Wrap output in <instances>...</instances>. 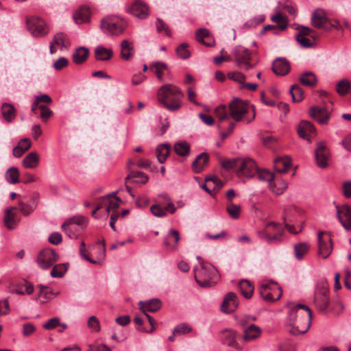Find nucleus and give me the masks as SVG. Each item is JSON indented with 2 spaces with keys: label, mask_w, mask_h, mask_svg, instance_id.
<instances>
[{
  "label": "nucleus",
  "mask_w": 351,
  "mask_h": 351,
  "mask_svg": "<svg viewBox=\"0 0 351 351\" xmlns=\"http://www.w3.org/2000/svg\"><path fill=\"white\" fill-rule=\"evenodd\" d=\"M290 311L289 321L291 327L290 332L294 335L306 333L311 324L313 314L311 310L304 304H289Z\"/></svg>",
  "instance_id": "1"
},
{
  "label": "nucleus",
  "mask_w": 351,
  "mask_h": 351,
  "mask_svg": "<svg viewBox=\"0 0 351 351\" xmlns=\"http://www.w3.org/2000/svg\"><path fill=\"white\" fill-rule=\"evenodd\" d=\"M184 93L178 86L167 84L158 90V100L165 108L170 112H177L182 106Z\"/></svg>",
  "instance_id": "2"
},
{
  "label": "nucleus",
  "mask_w": 351,
  "mask_h": 351,
  "mask_svg": "<svg viewBox=\"0 0 351 351\" xmlns=\"http://www.w3.org/2000/svg\"><path fill=\"white\" fill-rule=\"evenodd\" d=\"M195 279L202 287L215 285L220 280L218 270L211 264L202 262L194 268Z\"/></svg>",
  "instance_id": "3"
},
{
  "label": "nucleus",
  "mask_w": 351,
  "mask_h": 351,
  "mask_svg": "<svg viewBox=\"0 0 351 351\" xmlns=\"http://www.w3.org/2000/svg\"><path fill=\"white\" fill-rule=\"evenodd\" d=\"M228 107L230 117L236 122L244 121L246 123H249L252 122L255 118V110L254 107H252V117L250 118H247V114L249 112L250 106L245 101H243L239 98H234L229 104Z\"/></svg>",
  "instance_id": "4"
},
{
  "label": "nucleus",
  "mask_w": 351,
  "mask_h": 351,
  "mask_svg": "<svg viewBox=\"0 0 351 351\" xmlns=\"http://www.w3.org/2000/svg\"><path fill=\"white\" fill-rule=\"evenodd\" d=\"M281 225L275 222L267 223L265 228L258 232V237L268 243H278L283 234Z\"/></svg>",
  "instance_id": "5"
},
{
  "label": "nucleus",
  "mask_w": 351,
  "mask_h": 351,
  "mask_svg": "<svg viewBox=\"0 0 351 351\" xmlns=\"http://www.w3.org/2000/svg\"><path fill=\"white\" fill-rule=\"evenodd\" d=\"M311 24L317 29H322L326 32L330 31L332 28L339 26L338 22H332L326 16L322 9H316L311 15Z\"/></svg>",
  "instance_id": "6"
},
{
  "label": "nucleus",
  "mask_w": 351,
  "mask_h": 351,
  "mask_svg": "<svg viewBox=\"0 0 351 351\" xmlns=\"http://www.w3.org/2000/svg\"><path fill=\"white\" fill-rule=\"evenodd\" d=\"M258 293L265 301L273 302L282 297V290L277 283L271 282L261 285L258 288Z\"/></svg>",
  "instance_id": "7"
},
{
  "label": "nucleus",
  "mask_w": 351,
  "mask_h": 351,
  "mask_svg": "<svg viewBox=\"0 0 351 351\" xmlns=\"http://www.w3.org/2000/svg\"><path fill=\"white\" fill-rule=\"evenodd\" d=\"M58 259V254L53 249L47 247L39 252L36 258V263L40 268L47 269L53 266Z\"/></svg>",
  "instance_id": "8"
},
{
  "label": "nucleus",
  "mask_w": 351,
  "mask_h": 351,
  "mask_svg": "<svg viewBox=\"0 0 351 351\" xmlns=\"http://www.w3.org/2000/svg\"><path fill=\"white\" fill-rule=\"evenodd\" d=\"M26 23L28 30L35 37H43L49 33L46 23L38 16L27 17Z\"/></svg>",
  "instance_id": "9"
},
{
  "label": "nucleus",
  "mask_w": 351,
  "mask_h": 351,
  "mask_svg": "<svg viewBox=\"0 0 351 351\" xmlns=\"http://www.w3.org/2000/svg\"><path fill=\"white\" fill-rule=\"evenodd\" d=\"M328 294L329 291L325 284L317 287L315 292L314 302L319 311L322 313L327 311L330 304Z\"/></svg>",
  "instance_id": "10"
},
{
  "label": "nucleus",
  "mask_w": 351,
  "mask_h": 351,
  "mask_svg": "<svg viewBox=\"0 0 351 351\" xmlns=\"http://www.w3.org/2000/svg\"><path fill=\"white\" fill-rule=\"evenodd\" d=\"M100 27L104 32L119 34L125 29L124 23L117 18L107 17L101 20Z\"/></svg>",
  "instance_id": "11"
},
{
  "label": "nucleus",
  "mask_w": 351,
  "mask_h": 351,
  "mask_svg": "<svg viewBox=\"0 0 351 351\" xmlns=\"http://www.w3.org/2000/svg\"><path fill=\"white\" fill-rule=\"evenodd\" d=\"M233 55L237 66L249 70L253 65L250 62L251 53L250 51L242 46H238L234 48Z\"/></svg>",
  "instance_id": "12"
},
{
  "label": "nucleus",
  "mask_w": 351,
  "mask_h": 351,
  "mask_svg": "<svg viewBox=\"0 0 351 351\" xmlns=\"http://www.w3.org/2000/svg\"><path fill=\"white\" fill-rule=\"evenodd\" d=\"M257 169V165L253 159L241 158L239 167L237 169V175L252 178L256 174Z\"/></svg>",
  "instance_id": "13"
},
{
  "label": "nucleus",
  "mask_w": 351,
  "mask_h": 351,
  "mask_svg": "<svg viewBox=\"0 0 351 351\" xmlns=\"http://www.w3.org/2000/svg\"><path fill=\"white\" fill-rule=\"evenodd\" d=\"M319 243V255L323 258H327L332 252L333 243L330 235L324 236L322 232L317 235Z\"/></svg>",
  "instance_id": "14"
},
{
  "label": "nucleus",
  "mask_w": 351,
  "mask_h": 351,
  "mask_svg": "<svg viewBox=\"0 0 351 351\" xmlns=\"http://www.w3.org/2000/svg\"><path fill=\"white\" fill-rule=\"evenodd\" d=\"M315 160L317 165L322 169L328 166V160L330 156V152L324 142H318L315 151Z\"/></svg>",
  "instance_id": "15"
},
{
  "label": "nucleus",
  "mask_w": 351,
  "mask_h": 351,
  "mask_svg": "<svg viewBox=\"0 0 351 351\" xmlns=\"http://www.w3.org/2000/svg\"><path fill=\"white\" fill-rule=\"evenodd\" d=\"M127 11L141 19H145L149 15L148 5L141 0L134 1L130 6L128 7Z\"/></svg>",
  "instance_id": "16"
},
{
  "label": "nucleus",
  "mask_w": 351,
  "mask_h": 351,
  "mask_svg": "<svg viewBox=\"0 0 351 351\" xmlns=\"http://www.w3.org/2000/svg\"><path fill=\"white\" fill-rule=\"evenodd\" d=\"M176 210V208L172 201L166 204L164 203H158L152 205L150 211L154 216L157 217H164L167 213L173 214Z\"/></svg>",
  "instance_id": "17"
},
{
  "label": "nucleus",
  "mask_w": 351,
  "mask_h": 351,
  "mask_svg": "<svg viewBox=\"0 0 351 351\" xmlns=\"http://www.w3.org/2000/svg\"><path fill=\"white\" fill-rule=\"evenodd\" d=\"M239 336L238 332L231 328H226L220 332V338L222 343L237 350L241 349L237 341V339Z\"/></svg>",
  "instance_id": "18"
},
{
  "label": "nucleus",
  "mask_w": 351,
  "mask_h": 351,
  "mask_svg": "<svg viewBox=\"0 0 351 351\" xmlns=\"http://www.w3.org/2000/svg\"><path fill=\"white\" fill-rule=\"evenodd\" d=\"M310 117L321 125H326L330 119V112L324 107L312 106L309 109Z\"/></svg>",
  "instance_id": "19"
},
{
  "label": "nucleus",
  "mask_w": 351,
  "mask_h": 351,
  "mask_svg": "<svg viewBox=\"0 0 351 351\" xmlns=\"http://www.w3.org/2000/svg\"><path fill=\"white\" fill-rule=\"evenodd\" d=\"M256 173L257 174V176L259 178V180L270 182L269 187L271 190L277 195L282 194L287 187V184H284L282 187L276 188L274 186L275 184L271 183V182L274 180V174L268 170H260L257 169V171Z\"/></svg>",
  "instance_id": "20"
},
{
  "label": "nucleus",
  "mask_w": 351,
  "mask_h": 351,
  "mask_svg": "<svg viewBox=\"0 0 351 351\" xmlns=\"http://www.w3.org/2000/svg\"><path fill=\"white\" fill-rule=\"evenodd\" d=\"M337 214L342 226L347 230H351V207L346 204L337 206Z\"/></svg>",
  "instance_id": "21"
},
{
  "label": "nucleus",
  "mask_w": 351,
  "mask_h": 351,
  "mask_svg": "<svg viewBox=\"0 0 351 351\" xmlns=\"http://www.w3.org/2000/svg\"><path fill=\"white\" fill-rule=\"evenodd\" d=\"M86 223V218L83 216H74L66 221L61 226L63 231L71 237V233L74 230H77L75 225L83 226Z\"/></svg>",
  "instance_id": "22"
},
{
  "label": "nucleus",
  "mask_w": 351,
  "mask_h": 351,
  "mask_svg": "<svg viewBox=\"0 0 351 351\" xmlns=\"http://www.w3.org/2000/svg\"><path fill=\"white\" fill-rule=\"evenodd\" d=\"M238 305L239 302L236 293L229 292L226 295L223 300L221 309L224 313H230L237 309Z\"/></svg>",
  "instance_id": "23"
},
{
  "label": "nucleus",
  "mask_w": 351,
  "mask_h": 351,
  "mask_svg": "<svg viewBox=\"0 0 351 351\" xmlns=\"http://www.w3.org/2000/svg\"><path fill=\"white\" fill-rule=\"evenodd\" d=\"M290 69L289 62L284 58H278L273 62L272 71L277 75L285 76L289 73Z\"/></svg>",
  "instance_id": "24"
},
{
  "label": "nucleus",
  "mask_w": 351,
  "mask_h": 351,
  "mask_svg": "<svg viewBox=\"0 0 351 351\" xmlns=\"http://www.w3.org/2000/svg\"><path fill=\"white\" fill-rule=\"evenodd\" d=\"M131 165H134V162L130 160L128 164V169L129 171L128 175L125 177V180L127 182L130 179L133 180V182L139 184H145L148 181V176L147 174L142 171H134L130 168Z\"/></svg>",
  "instance_id": "25"
},
{
  "label": "nucleus",
  "mask_w": 351,
  "mask_h": 351,
  "mask_svg": "<svg viewBox=\"0 0 351 351\" xmlns=\"http://www.w3.org/2000/svg\"><path fill=\"white\" fill-rule=\"evenodd\" d=\"M117 192H113L112 194L103 197L100 199L103 208L106 211L109 213L110 211L116 210L119 207V203L121 202V198L115 197V199L112 200L111 197L114 196Z\"/></svg>",
  "instance_id": "26"
},
{
  "label": "nucleus",
  "mask_w": 351,
  "mask_h": 351,
  "mask_svg": "<svg viewBox=\"0 0 351 351\" xmlns=\"http://www.w3.org/2000/svg\"><path fill=\"white\" fill-rule=\"evenodd\" d=\"M196 40L202 45L211 47L215 44V40L210 35L208 29L205 28L199 29L195 34Z\"/></svg>",
  "instance_id": "27"
},
{
  "label": "nucleus",
  "mask_w": 351,
  "mask_h": 351,
  "mask_svg": "<svg viewBox=\"0 0 351 351\" xmlns=\"http://www.w3.org/2000/svg\"><path fill=\"white\" fill-rule=\"evenodd\" d=\"M139 308L145 313V312H156L162 306V302L159 299H152L146 302L140 301L138 302Z\"/></svg>",
  "instance_id": "28"
},
{
  "label": "nucleus",
  "mask_w": 351,
  "mask_h": 351,
  "mask_svg": "<svg viewBox=\"0 0 351 351\" xmlns=\"http://www.w3.org/2000/svg\"><path fill=\"white\" fill-rule=\"evenodd\" d=\"M209 156L207 153L203 152L199 154L192 162V168L195 173H200L208 164Z\"/></svg>",
  "instance_id": "29"
},
{
  "label": "nucleus",
  "mask_w": 351,
  "mask_h": 351,
  "mask_svg": "<svg viewBox=\"0 0 351 351\" xmlns=\"http://www.w3.org/2000/svg\"><path fill=\"white\" fill-rule=\"evenodd\" d=\"M315 128L314 125L308 121H302L298 127V134L300 137L309 140L310 134L315 133Z\"/></svg>",
  "instance_id": "30"
},
{
  "label": "nucleus",
  "mask_w": 351,
  "mask_h": 351,
  "mask_svg": "<svg viewBox=\"0 0 351 351\" xmlns=\"http://www.w3.org/2000/svg\"><path fill=\"white\" fill-rule=\"evenodd\" d=\"M261 335V329L255 324H251L244 329L243 339L245 341H251L258 339Z\"/></svg>",
  "instance_id": "31"
},
{
  "label": "nucleus",
  "mask_w": 351,
  "mask_h": 351,
  "mask_svg": "<svg viewBox=\"0 0 351 351\" xmlns=\"http://www.w3.org/2000/svg\"><path fill=\"white\" fill-rule=\"evenodd\" d=\"M90 11L87 6H81L73 14V19L77 24L89 21Z\"/></svg>",
  "instance_id": "32"
},
{
  "label": "nucleus",
  "mask_w": 351,
  "mask_h": 351,
  "mask_svg": "<svg viewBox=\"0 0 351 351\" xmlns=\"http://www.w3.org/2000/svg\"><path fill=\"white\" fill-rule=\"evenodd\" d=\"M121 49V58L125 60H129L134 56V44L128 40H122Z\"/></svg>",
  "instance_id": "33"
},
{
  "label": "nucleus",
  "mask_w": 351,
  "mask_h": 351,
  "mask_svg": "<svg viewBox=\"0 0 351 351\" xmlns=\"http://www.w3.org/2000/svg\"><path fill=\"white\" fill-rule=\"evenodd\" d=\"M274 163L276 171L285 173L288 171L291 167V158L288 156L276 158Z\"/></svg>",
  "instance_id": "34"
},
{
  "label": "nucleus",
  "mask_w": 351,
  "mask_h": 351,
  "mask_svg": "<svg viewBox=\"0 0 351 351\" xmlns=\"http://www.w3.org/2000/svg\"><path fill=\"white\" fill-rule=\"evenodd\" d=\"M39 155L37 152H30L23 158V166L27 169L36 168L39 164Z\"/></svg>",
  "instance_id": "35"
},
{
  "label": "nucleus",
  "mask_w": 351,
  "mask_h": 351,
  "mask_svg": "<svg viewBox=\"0 0 351 351\" xmlns=\"http://www.w3.org/2000/svg\"><path fill=\"white\" fill-rule=\"evenodd\" d=\"M16 209V207H9L5 210L4 223L9 230L14 229L18 224V222L15 219V214L13 213V210Z\"/></svg>",
  "instance_id": "36"
},
{
  "label": "nucleus",
  "mask_w": 351,
  "mask_h": 351,
  "mask_svg": "<svg viewBox=\"0 0 351 351\" xmlns=\"http://www.w3.org/2000/svg\"><path fill=\"white\" fill-rule=\"evenodd\" d=\"M179 240L180 234L178 231L171 229L167 237L165 239L164 244L167 248L176 249Z\"/></svg>",
  "instance_id": "37"
},
{
  "label": "nucleus",
  "mask_w": 351,
  "mask_h": 351,
  "mask_svg": "<svg viewBox=\"0 0 351 351\" xmlns=\"http://www.w3.org/2000/svg\"><path fill=\"white\" fill-rule=\"evenodd\" d=\"M89 50L84 47H78L72 56L73 61L76 64H81L88 57Z\"/></svg>",
  "instance_id": "38"
},
{
  "label": "nucleus",
  "mask_w": 351,
  "mask_h": 351,
  "mask_svg": "<svg viewBox=\"0 0 351 351\" xmlns=\"http://www.w3.org/2000/svg\"><path fill=\"white\" fill-rule=\"evenodd\" d=\"M239 287L244 298L246 299L252 298L254 287L250 281L247 280H241L239 283Z\"/></svg>",
  "instance_id": "39"
},
{
  "label": "nucleus",
  "mask_w": 351,
  "mask_h": 351,
  "mask_svg": "<svg viewBox=\"0 0 351 351\" xmlns=\"http://www.w3.org/2000/svg\"><path fill=\"white\" fill-rule=\"evenodd\" d=\"M112 49H106L103 46H99L95 50V56L97 60L107 61L112 58Z\"/></svg>",
  "instance_id": "40"
},
{
  "label": "nucleus",
  "mask_w": 351,
  "mask_h": 351,
  "mask_svg": "<svg viewBox=\"0 0 351 351\" xmlns=\"http://www.w3.org/2000/svg\"><path fill=\"white\" fill-rule=\"evenodd\" d=\"M171 147L169 144H160L156 149L158 160L160 163H164L170 154Z\"/></svg>",
  "instance_id": "41"
},
{
  "label": "nucleus",
  "mask_w": 351,
  "mask_h": 351,
  "mask_svg": "<svg viewBox=\"0 0 351 351\" xmlns=\"http://www.w3.org/2000/svg\"><path fill=\"white\" fill-rule=\"evenodd\" d=\"M1 113L3 118L8 122L12 121L16 117V109L14 106L9 104H3L2 105Z\"/></svg>",
  "instance_id": "42"
},
{
  "label": "nucleus",
  "mask_w": 351,
  "mask_h": 351,
  "mask_svg": "<svg viewBox=\"0 0 351 351\" xmlns=\"http://www.w3.org/2000/svg\"><path fill=\"white\" fill-rule=\"evenodd\" d=\"M241 158H234L230 159H222L220 161V164L222 168L226 170L235 171L239 167Z\"/></svg>",
  "instance_id": "43"
},
{
  "label": "nucleus",
  "mask_w": 351,
  "mask_h": 351,
  "mask_svg": "<svg viewBox=\"0 0 351 351\" xmlns=\"http://www.w3.org/2000/svg\"><path fill=\"white\" fill-rule=\"evenodd\" d=\"M300 82L306 86L312 87L316 85L317 79L313 72L307 71L301 75Z\"/></svg>",
  "instance_id": "44"
},
{
  "label": "nucleus",
  "mask_w": 351,
  "mask_h": 351,
  "mask_svg": "<svg viewBox=\"0 0 351 351\" xmlns=\"http://www.w3.org/2000/svg\"><path fill=\"white\" fill-rule=\"evenodd\" d=\"M149 69L155 73L160 81L162 82L163 72L167 69V65L165 62H156L150 65Z\"/></svg>",
  "instance_id": "45"
},
{
  "label": "nucleus",
  "mask_w": 351,
  "mask_h": 351,
  "mask_svg": "<svg viewBox=\"0 0 351 351\" xmlns=\"http://www.w3.org/2000/svg\"><path fill=\"white\" fill-rule=\"evenodd\" d=\"M298 30V33L297 34L295 37H311L314 41L317 38L318 34L317 32L306 26L298 25L296 28Z\"/></svg>",
  "instance_id": "46"
},
{
  "label": "nucleus",
  "mask_w": 351,
  "mask_h": 351,
  "mask_svg": "<svg viewBox=\"0 0 351 351\" xmlns=\"http://www.w3.org/2000/svg\"><path fill=\"white\" fill-rule=\"evenodd\" d=\"M273 22L277 24L276 27L280 30L284 31L288 26V19L286 16H283L281 13L277 12L271 17Z\"/></svg>",
  "instance_id": "47"
},
{
  "label": "nucleus",
  "mask_w": 351,
  "mask_h": 351,
  "mask_svg": "<svg viewBox=\"0 0 351 351\" xmlns=\"http://www.w3.org/2000/svg\"><path fill=\"white\" fill-rule=\"evenodd\" d=\"M298 215H299V211L295 206L292 205L287 206L284 211V222H292Z\"/></svg>",
  "instance_id": "48"
},
{
  "label": "nucleus",
  "mask_w": 351,
  "mask_h": 351,
  "mask_svg": "<svg viewBox=\"0 0 351 351\" xmlns=\"http://www.w3.org/2000/svg\"><path fill=\"white\" fill-rule=\"evenodd\" d=\"M38 287L40 289L38 296L42 299V302H46L56 297V294L52 291L51 288L42 285H40Z\"/></svg>",
  "instance_id": "49"
},
{
  "label": "nucleus",
  "mask_w": 351,
  "mask_h": 351,
  "mask_svg": "<svg viewBox=\"0 0 351 351\" xmlns=\"http://www.w3.org/2000/svg\"><path fill=\"white\" fill-rule=\"evenodd\" d=\"M336 90L341 96H344L351 91V82L348 80L343 79L336 85Z\"/></svg>",
  "instance_id": "50"
},
{
  "label": "nucleus",
  "mask_w": 351,
  "mask_h": 351,
  "mask_svg": "<svg viewBox=\"0 0 351 351\" xmlns=\"http://www.w3.org/2000/svg\"><path fill=\"white\" fill-rule=\"evenodd\" d=\"M19 171L15 167L9 168L5 173L6 180L10 184H16L19 182Z\"/></svg>",
  "instance_id": "51"
},
{
  "label": "nucleus",
  "mask_w": 351,
  "mask_h": 351,
  "mask_svg": "<svg viewBox=\"0 0 351 351\" xmlns=\"http://www.w3.org/2000/svg\"><path fill=\"white\" fill-rule=\"evenodd\" d=\"M293 102H300L304 98V93L298 84H293L289 90Z\"/></svg>",
  "instance_id": "52"
},
{
  "label": "nucleus",
  "mask_w": 351,
  "mask_h": 351,
  "mask_svg": "<svg viewBox=\"0 0 351 351\" xmlns=\"http://www.w3.org/2000/svg\"><path fill=\"white\" fill-rule=\"evenodd\" d=\"M241 208L239 205L232 203V202H228L226 205V211L229 216L234 219H237L240 217Z\"/></svg>",
  "instance_id": "53"
},
{
  "label": "nucleus",
  "mask_w": 351,
  "mask_h": 351,
  "mask_svg": "<svg viewBox=\"0 0 351 351\" xmlns=\"http://www.w3.org/2000/svg\"><path fill=\"white\" fill-rule=\"evenodd\" d=\"M215 114L220 122L228 120L230 117H231L229 109L228 110L225 105H220L217 106L215 110Z\"/></svg>",
  "instance_id": "54"
},
{
  "label": "nucleus",
  "mask_w": 351,
  "mask_h": 351,
  "mask_svg": "<svg viewBox=\"0 0 351 351\" xmlns=\"http://www.w3.org/2000/svg\"><path fill=\"white\" fill-rule=\"evenodd\" d=\"M68 266V263L56 265L53 267L50 275L53 278H61L66 271Z\"/></svg>",
  "instance_id": "55"
},
{
  "label": "nucleus",
  "mask_w": 351,
  "mask_h": 351,
  "mask_svg": "<svg viewBox=\"0 0 351 351\" xmlns=\"http://www.w3.org/2000/svg\"><path fill=\"white\" fill-rule=\"evenodd\" d=\"M19 205L20 211L24 215H29L36 206L34 200H32L31 202H28L26 203L22 200H19Z\"/></svg>",
  "instance_id": "56"
},
{
  "label": "nucleus",
  "mask_w": 351,
  "mask_h": 351,
  "mask_svg": "<svg viewBox=\"0 0 351 351\" xmlns=\"http://www.w3.org/2000/svg\"><path fill=\"white\" fill-rule=\"evenodd\" d=\"M174 151L179 156H187L190 152V145L186 142L176 143L174 145Z\"/></svg>",
  "instance_id": "57"
},
{
  "label": "nucleus",
  "mask_w": 351,
  "mask_h": 351,
  "mask_svg": "<svg viewBox=\"0 0 351 351\" xmlns=\"http://www.w3.org/2000/svg\"><path fill=\"white\" fill-rule=\"evenodd\" d=\"M309 245L306 243H299L294 246L295 257L300 260L308 252Z\"/></svg>",
  "instance_id": "58"
},
{
  "label": "nucleus",
  "mask_w": 351,
  "mask_h": 351,
  "mask_svg": "<svg viewBox=\"0 0 351 351\" xmlns=\"http://www.w3.org/2000/svg\"><path fill=\"white\" fill-rule=\"evenodd\" d=\"M189 45L183 43L178 45L176 48L177 55L182 59H187L190 57L191 53L188 49Z\"/></svg>",
  "instance_id": "59"
},
{
  "label": "nucleus",
  "mask_w": 351,
  "mask_h": 351,
  "mask_svg": "<svg viewBox=\"0 0 351 351\" xmlns=\"http://www.w3.org/2000/svg\"><path fill=\"white\" fill-rule=\"evenodd\" d=\"M66 39V36L62 32L56 34L52 40L51 43H53L56 46H58L60 47V49L62 50L64 47H66L65 40Z\"/></svg>",
  "instance_id": "60"
},
{
  "label": "nucleus",
  "mask_w": 351,
  "mask_h": 351,
  "mask_svg": "<svg viewBox=\"0 0 351 351\" xmlns=\"http://www.w3.org/2000/svg\"><path fill=\"white\" fill-rule=\"evenodd\" d=\"M228 77L229 79L241 84V87L243 86L246 79L245 75L239 71L229 72L228 73Z\"/></svg>",
  "instance_id": "61"
},
{
  "label": "nucleus",
  "mask_w": 351,
  "mask_h": 351,
  "mask_svg": "<svg viewBox=\"0 0 351 351\" xmlns=\"http://www.w3.org/2000/svg\"><path fill=\"white\" fill-rule=\"evenodd\" d=\"M192 330V328L190 327V326L186 323H182L179 325H178L174 328V335H185L187 333H189Z\"/></svg>",
  "instance_id": "62"
},
{
  "label": "nucleus",
  "mask_w": 351,
  "mask_h": 351,
  "mask_svg": "<svg viewBox=\"0 0 351 351\" xmlns=\"http://www.w3.org/2000/svg\"><path fill=\"white\" fill-rule=\"evenodd\" d=\"M156 25V29H157L158 32H164V33L167 36H171V30H170L169 26L160 19H157Z\"/></svg>",
  "instance_id": "63"
},
{
  "label": "nucleus",
  "mask_w": 351,
  "mask_h": 351,
  "mask_svg": "<svg viewBox=\"0 0 351 351\" xmlns=\"http://www.w3.org/2000/svg\"><path fill=\"white\" fill-rule=\"evenodd\" d=\"M88 326L93 332L100 330V324L99 319L95 316H91L88 320Z\"/></svg>",
  "instance_id": "64"
}]
</instances>
